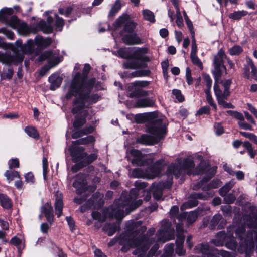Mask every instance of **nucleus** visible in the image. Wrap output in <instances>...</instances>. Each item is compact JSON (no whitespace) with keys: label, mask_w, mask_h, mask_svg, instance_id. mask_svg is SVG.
<instances>
[{"label":"nucleus","mask_w":257,"mask_h":257,"mask_svg":"<svg viewBox=\"0 0 257 257\" xmlns=\"http://www.w3.org/2000/svg\"><path fill=\"white\" fill-rule=\"evenodd\" d=\"M126 226L128 227V240L126 242L121 240L120 243L122 245L121 250L126 252L130 247L136 249L133 251L134 255L137 257H150L154 255L159 247V243H164L175 238L174 231L171 227L170 222L164 219L161 222V228L158 231L155 238H150L149 236L155 232L154 228L148 230L146 235H143L146 230V227L142 226L141 221L129 222Z\"/></svg>","instance_id":"nucleus-1"},{"label":"nucleus","mask_w":257,"mask_h":257,"mask_svg":"<svg viewBox=\"0 0 257 257\" xmlns=\"http://www.w3.org/2000/svg\"><path fill=\"white\" fill-rule=\"evenodd\" d=\"M91 67L85 64L83 70L84 76L78 72L74 76L69 91L66 94L67 99L75 96L74 100L73 113L79 112L83 107L96 103L100 97L98 94H90V91L95 83V79H92L87 81L86 76L89 72Z\"/></svg>","instance_id":"nucleus-2"},{"label":"nucleus","mask_w":257,"mask_h":257,"mask_svg":"<svg viewBox=\"0 0 257 257\" xmlns=\"http://www.w3.org/2000/svg\"><path fill=\"white\" fill-rule=\"evenodd\" d=\"M138 191L137 189H132L128 198H125L124 195L122 194L119 199L115 201L112 206L104 210L102 214L97 211L93 212L91 214L92 217L94 220L97 221L95 223V227L99 228L101 226V223L107 217L121 220L125 215L140 206L142 204V200L139 199L135 201Z\"/></svg>","instance_id":"nucleus-3"},{"label":"nucleus","mask_w":257,"mask_h":257,"mask_svg":"<svg viewBox=\"0 0 257 257\" xmlns=\"http://www.w3.org/2000/svg\"><path fill=\"white\" fill-rule=\"evenodd\" d=\"M204 163L201 162L196 169L192 172V169L194 167V164L193 161L191 159H185L182 167H181V163L180 160H178L177 164H172L169 166L166 172V175L169 180L165 183L159 182L152 184V190L154 198L157 200L161 199L163 189L170 187L171 186V180L173 179V175L176 178H178L183 171L184 173L189 175L191 174L194 175L203 174L205 171L204 168Z\"/></svg>","instance_id":"nucleus-4"},{"label":"nucleus","mask_w":257,"mask_h":257,"mask_svg":"<svg viewBox=\"0 0 257 257\" xmlns=\"http://www.w3.org/2000/svg\"><path fill=\"white\" fill-rule=\"evenodd\" d=\"M251 213L244 217L245 223L251 231L247 234L245 232L244 225H241L235 229L236 235L239 240L240 245L238 248L241 253H245L248 256L257 244V207L250 208Z\"/></svg>","instance_id":"nucleus-5"},{"label":"nucleus","mask_w":257,"mask_h":257,"mask_svg":"<svg viewBox=\"0 0 257 257\" xmlns=\"http://www.w3.org/2000/svg\"><path fill=\"white\" fill-rule=\"evenodd\" d=\"M52 42L50 38H44L37 36L34 41L29 40L25 44L20 40L16 42L17 47L14 50L12 54L0 53V62L5 64H14L17 65L24 59V54L32 53L35 50V45L39 49H44L49 46Z\"/></svg>","instance_id":"nucleus-6"},{"label":"nucleus","mask_w":257,"mask_h":257,"mask_svg":"<svg viewBox=\"0 0 257 257\" xmlns=\"http://www.w3.org/2000/svg\"><path fill=\"white\" fill-rule=\"evenodd\" d=\"M166 126L167 123L165 118L155 119L150 124L148 128L151 135H142L137 138V142L146 145H153L157 143L166 135Z\"/></svg>","instance_id":"nucleus-7"},{"label":"nucleus","mask_w":257,"mask_h":257,"mask_svg":"<svg viewBox=\"0 0 257 257\" xmlns=\"http://www.w3.org/2000/svg\"><path fill=\"white\" fill-rule=\"evenodd\" d=\"M164 162V160H159L145 171L140 168H136L132 171V175L135 178L153 179L158 176L163 169Z\"/></svg>","instance_id":"nucleus-8"},{"label":"nucleus","mask_w":257,"mask_h":257,"mask_svg":"<svg viewBox=\"0 0 257 257\" xmlns=\"http://www.w3.org/2000/svg\"><path fill=\"white\" fill-rule=\"evenodd\" d=\"M147 52V48L138 49L134 54L135 59L128 60L124 63L123 64L124 68L132 69L145 68L147 67L146 62L149 61V57L145 55Z\"/></svg>","instance_id":"nucleus-9"},{"label":"nucleus","mask_w":257,"mask_h":257,"mask_svg":"<svg viewBox=\"0 0 257 257\" xmlns=\"http://www.w3.org/2000/svg\"><path fill=\"white\" fill-rule=\"evenodd\" d=\"M230 229L231 228H228V236L224 231L218 232L212 240V242L217 246H223L225 243V245L228 248L235 250L236 248L237 244L234 237H229V236L232 235Z\"/></svg>","instance_id":"nucleus-10"},{"label":"nucleus","mask_w":257,"mask_h":257,"mask_svg":"<svg viewBox=\"0 0 257 257\" xmlns=\"http://www.w3.org/2000/svg\"><path fill=\"white\" fill-rule=\"evenodd\" d=\"M196 253H201L202 257H230V254L225 250H218L210 247L208 243H202L195 248Z\"/></svg>","instance_id":"nucleus-11"},{"label":"nucleus","mask_w":257,"mask_h":257,"mask_svg":"<svg viewBox=\"0 0 257 257\" xmlns=\"http://www.w3.org/2000/svg\"><path fill=\"white\" fill-rule=\"evenodd\" d=\"M71 155L74 162L81 163L82 165L91 163L97 158V155L95 153L88 156L83 147H78L72 150Z\"/></svg>","instance_id":"nucleus-12"},{"label":"nucleus","mask_w":257,"mask_h":257,"mask_svg":"<svg viewBox=\"0 0 257 257\" xmlns=\"http://www.w3.org/2000/svg\"><path fill=\"white\" fill-rule=\"evenodd\" d=\"M124 25V28L120 34V35L134 32L136 27L137 24L133 20L130 19V16L127 14H123L120 16L115 22L114 26L117 29Z\"/></svg>","instance_id":"nucleus-13"},{"label":"nucleus","mask_w":257,"mask_h":257,"mask_svg":"<svg viewBox=\"0 0 257 257\" xmlns=\"http://www.w3.org/2000/svg\"><path fill=\"white\" fill-rule=\"evenodd\" d=\"M225 58H226V56L222 50H219L214 57L213 74L216 81L220 78L223 71H226V67L223 64V61Z\"/></svg>","instance_id":"nucleus-14"},{"label":"nucleus","mask_w":257,"mask_h":257,"mask_svg":"<svg viewBox=\"0 0 257 257\" xmlns=\"http://www.w3.org/2000/svg\"><path fill=\"white\" fill-rule=\"evenodd\" d=\"M39 59L40 60H47L49 64L50 65V66H45L41 68L40 75L42 76H44L51 67L56 66L59 62L57 55L51 51H46L40 56Z\"/></svg>","instance_id":"nucleus-15"},{"label":"nucleus","mask_w":257,"mask_h":257,"mask_svg":"<svg viewBox=\"0 0 257 257\" xmlns=\"http://www.w3.org/2000/svg\"><path fill=\"white\" fill-rule=\"evenodd\" d=\"M149 82L146 81H136L130 84L128 90L131 92L130 97H139L146 96L148 95V92L144 90L143 88L147 86Z\"/></svg>","instance_id":"nucleus-16"},{"label":"nucleus","mask_w":257,"mask_h":257,"mask_svg":"<svg viewBox=\"0 0 257 257\" xmlns=\"http://www.w3.org/2000/svg\"><path fill=\"white\" fill-rule=\"evenodd\" d=\"M131 154L134 157L132 161V163L133 165L137 166H145L151 164L153 162V159L151 157L142 154V153L138 150L133 149L131 151Z\"/></svg>","instance_id":"nucleus-17"},{"label":"nucleus","mask_w":257,"mask_h":257,"mask_svg":"<svg viewBox=\"0 0 257 257\" xmlns=\"http://www.w3.org/2000/svg\"><path fill=\"white\" fill-rule=\"evenodd\" d=\"M214 90L219 105H221L224 108H232L233 106L231 103H227L225 101L229 96L222 94V92L216 82L214 84Z\"/></svg>","instance_id":"nucleus-18"},{"label":"nucleus","mask_w":257,"mask_h":257,"mask_svg":"<svg viewBox=\"0 0 257 257\" xmlns=\"http://www.w3.org/2000/svg\"><path fill=\"white\" fill-rule=\"evenodd\" d=\"M124 43L127 45H138L143 43L142 40L135 32L120 35Z\"/></svg>","instance_id":"nucleus-19"},{"label":"nucleus","mask_w":257,"mask_h":257,"mask_svg":"<svg viewBox=\"0 0 257 257\" xmlns=\"http://www.w3.org/2000/svg\"><path fill=\"white\" fill-rule=\"evenodd\" d=\"M86 184V176L84 174H79L76 176L73 186L74 187L77 188V193L81 194L85 189Z\"/></svg>","instance_id":"nucleus-20"},{"label":"nucleus","mask_w":257,"mask_h":257,"mask_svg":"<svg viewBox=\"0 0 257 257\" xmlns=\"http://www.w3.org/2000/svg\"><path fill=\"white\" fill-rule=\"evenodd\" d=\"M198 216V212L194 211L182 213L177 216V219L180 222H182L183 220L186 219L188 224L190 225L195 222Z\"/></svg>","instance_id":"nucleus-21"},{"label":"nucleus","mask_w":257,"mask_h":257,"mask_svg":"<svg viewBox=\"0 0 257 257\" xmlns=\"http://www.w3.org/2000/svg\"><path fill=\"white\" fill-rule=\"evenodd\" d=\"M91 105V104L89 105L88 106H85L83 107L79 112L77 113H73V109L74 108V102L73 103V108L72 109V112L73 114H79L84 117V118H80L78 117L76 118V119L73 123V126L75 128H79L86 123L85 117L87 116L88 114V112L87 110H85L84 108L89 107Z\"/></svg>","instance_id":"nucleus-22"},{"label":"nucleus","mask_w":257,"mask_h":257,"mask_svg":"<svg viewBox=\"0 0 257 257\" xmlns=\"http://www.w3.org/2000/svg\"><path fill=\"white\" fill-rule=\"evenodd\" d=\"M63 80V78L60 76L59 73H55L52 74L49 78V82L51 85L50 89L51 90H55L59 88Z\"/></svg>","instance_id":"nucleus-23"},{"label":"nucleus","mask_w":257,"mask_h":257,"mask_svg":"<svg viewBox=\"0 0 257 257\" xmlns=\"http://www.w3.org/2000/svg\"><path fill=\"white\" fill-rule=\"evenodd\" d=\"M225 225V223L222 220V216L220 214H216L213 216L210 221L209 228L211 229L215 228L217 226L218 229H222Z\"/></svg>","instance_id":"nucleus-24"},{"label":"nucleus","mask_w":257,"mask_h":257,"mask_svg":"<svg viewBox=\"0 0 257 257\" xmlns=\"http://www.w3.org/2000/svg\"><path fill=\"white\" fill-rule=\"evenodd\" d=\"M42 211L44 214L48 222L51 224L53 222L54 214L53 207L51 204L46 203L42 207Z\"/></svg>","instance_id":"nucleus-25"},{"label":"nucleus","mask_w":257,"mask_h":257,"mask_svg":"<svg viewBox=\"0 0 257 257\" xmlns=\"http://www.w3.org/2000/svg\"><path fill=\"white\" fill-rule=\"evenodd\" d=\"M63 203L62 195L57 192L56 194V200L55 203V213L58 217H60L62 214Z\"/></svg>","instance_id":"nucleus-26"},{"label":"nucleus","mask_w":257,"mask_h":257,"mask_svg":"<svg viewBox=\"0 0 257 257\" xmlns=\"http://www.w3.org/2000/svg\"><path fill=\"white\" fill-rule=\"evenodd\" d=\"M48 23L44 21H41L39 24V27L40 29L45 33H50L53 31V27L51 25L52 18L48 17L47 19Z\"/></svg>","instance_id":"nucleus-27"},{"label":"nucleus","mask_w":257,"mask_h":257,"mask_svg":"<svg viewBox=\"0 0 257 257\" xmlns=\"http://www.w3.org/2000/svg\"><path fill=\"white\" fill-rule=\"evenodd\" d=\"M0 203L2 207L5 209H10L13 206L11 199L5 194L0 193Z\"/></svg>","instance_id":"nucleus-28"},{"label":"nucleus","mask_w":257,"mask_h":257,"mask_svg":"<svg viewBox=\"0 0 257 257\" xmlns=\"http://www.w3.org/2000/svg\"><path fill=\"white\" fill-rule=\"evenodd\" d=\"M154 101L149 98L138 99L136 102L137 107H152L154 105Z\"/></svg>","instance_id":"nucleus-29"},{"label":"nucleus","mask_w":257,"mask_h":257,"mask_svg":"<svg viewBox=\"0 0 257 257\" xmlns=\"http://www.w3.org/2000/svg\"><path fill=\"white\" fill-rule=\"evenodd\" d=\"M94 131V127L92 126L85 127L83 130L74 132L72 135V137L73 139H76L84 135L91 133Z\"/></svg>","instance_id":"nucleus-30"},{"label":"nucleus","mask_w":257,"mask_h":257,"mask_svg":"<svg viewBox=\"0 0 257 257\" xmlns=\"http://www.w3.org/2000/svg\"><path fill=\"white\" fill-rule=\"evenodd\" d=\"M117 229V226L116 224H106L103 227V230L109 236L113 235L116 231Z\"/></svg>","instance_id":"nucleus-31"},{"label":"nucleus","mask_w":257,"mask_h":257,"mask_svg":"<svg viewBox=\"0 0 257 257\" xmlns=\"http://www.w3.org/2000/svg\"><path fill=\"white\" fill-rule=\"evenodd\" d=\"M143 18L151 23H154L155 21V15L153 12L148 9H144L142 11Z\"/></svg>","instance_id":"nucleus-32"},{"label":"nucleus","mask_w":257,"mask_h":257,"mask_svg":"<svg viewBox=\"0 0 257 257\" xmlns=\"http://www.w3.org/2000/svg\"><path fill=\"white\" fill-rule=\"evenodd\" d=\"M95 141L94 137L93 136H88L86 137L80 139L78 140L73 143V144H75L77 145L80 144H87L91 143L94 142Z\"/></svg>","instance_id":"nucleus-33"},{"label":"nucleus","mask_w":257,"mask_h":257,"mask_svg":"<svg viewBox=\"0 0 257 257\" xmlns=\"http://www.w3.org/2000/svg\"><path fill=\"white\" fill-rule=\"evenodd\" d=\"M243 146L247 150L248 155L251 158H254L257 152L253 150L251 144L248 141L244 142L243 143Z\"/></svg>","instance_id":"nucleus-34"},{"label":"nucleus","mask_w":257,"mask_h":257,"mask_svg":"<svg viewBox=\"0 0 257 257\" xmlns=\"http://www.w3.org/2000/svg\"><path fill=\"white\" fill-rule=\"evenodd\" d=\"M248 12L244 10L235 11L232 13H230L229 17L233 20L240 19L242 17L247 15Z\"/></svg>","instance_id":"nucleus-35"},{"label":"nucleus","mask_w":257,"mask_h":257,"mask_svg":"<svg viewBox=\"0 0 257 257\" xmlns=\"http://www.w3.org/2000/svg\"><path fill=\"white\" fill-rule=\"evenodd\" d=\"M150 73L148 69H141L132 72L131 76L133 77L147 76H149Z\"/></svg>","instance_id":"nucleus-36"},{"label":"nucleus","mask_w":257,"mask_h":257,"mask_svg":"<svg viewBox=\"0 0 257 257\" xmlns=\"http://www.w3.org/2000/svg\"><path fill=\"white\" fill-rule=\"evenodd\" d=\"M234 185V183L232 181L226 183L223 187L219 189L220 195L221 196H225Z\"/></svg>","instance_id":"nucleus-37"},{"label":"nucleus","mask_w":257,"mask_h":257,"mask_svg":"<svg viewBox=\"0 0 257 257\" xmlns=\"http://www.w3.org/2000/svg\"><path fill=\"white\" fill-rule=\"evenodd\" d=\"M128 228V227H127ZM128 231V229H127L125 233L121 236L120 238L119 239V240L116 238H113L111 239V240L108 243V246L109 247H112L113 245H114L118 241H119V243H120V241L123 240H124V241L126 242V240H128L129 238L128 237V235L127 234V232ZM120 245H121L120 243H119Z\"/></svg>","instance_id":"nucleus-38"},{"label":"nucleus","mask_w":257,"mask_h":257,"mask_svg":"<svg viewBox=\"0 0 257 257\" xmlns=\"http://www.w3.org/2000/svg\"><path fill=\"white\" fill-rule=\"evenodd\" d=\"M174 245L173 243L166 244L164 247V257H169L171 256L174 252Z\"/></svg>","instance_id":"nucleus-39"},{"label":"nucleus","mask_w":257,"mask_h":257,"mask_svg":"<svg viewBox=\"0 0 257 257\" xmlns=\"http://www.w3.org/2000/svg\"><path fill=\"white\" fill-rule=\"evenodd\" d=\"M5 176L6 177L9 182H11L15 178H20L18 172L15 171L7 170L5 173Z\"/></svg>","instance_id":"nucleus-40"},{"label":"nucleus","mask_w":257,"mask_h":257,"mask_svg":"<svg viewBox=\"0 0 257 257\" xmlns=\"http://www.w3.org/2000/svg\"><path fill=\"white\" fill-rule=\"evenodd\" d=\"M25 131L28 135L33 138L36 139L39 137V134L37 130L32 126H27L25 128Z\"/></svg>","instance_id":"nucleus-41"},{"label":"nucleus","mask_w":257,"mask_h":257,"mask_svg":"<svg viewBox=\"0 0 257 257\" xmlns=\"http://www.w3.org/2000/svg\"><path fill=\"white\" fill-rule=\"evenodd\" d=\"M211 173H212L211 176L208 178L207 179L206 177H205L204 178H203L202 179V180L200 182H198V183H196V184L194 185L192 187L193 190H198V189H199L200 188H201L204 182H206L208 181L209 180V179H210V178L215 174V168H212L211 169Z\"/></svg>","instance_id":"nucleus-42"},{"label":"nucleus","mask_w":257,"mask_h":257,"mask_svg":"<svg viewBox=\"0 0 257 257\" xmlns=\"http://www.w3.org/2000/svg\"><path fill=\"white\" fill-rule=\"evenodd\" d=\"M120 8V3L118 1H116L109 12V16L111 17L114 16L118 12Z\"/></svg>","instance_id":"nucleus-43"},{"label":"nucleus","mask_w":257,"mask_h":257,"mask_svg":"<svg viewBox=\"0 0 257 257\" xmlns=\"http://www.w3.org/2000/svg\"><path fill=\"white\" fill-rule=\"evenodd\" d=\"M7 24L13 28H17L19 26V20L15 16H13L7 22Z\"/></svg>","instance_id":"nucleus-44"},{"label":"nucleus","mask_w":257,"mask_h":257,"mask_svg":"<svg viewBox=\"0 0 257 257\" xmlns=\"http://www.w3.org/2000/svg\"><path fill=\"white\" fill-rule=\"evenodd\" d=\"M242 51V47L239 45H234L229 50V53L231 55H238Z\"/></svg>","instance_id":"nucleus-45"},{"label":"nucleus","mask_w":257,"mask_h":257,"mask_svg":"<svg viewBox=\"0 0 257 257\" xmlns=\"http://www.w3.org/2000/svg\"><path fill=\"white\" fill-rule=\"evenodd\" d=\"M231 84V80L230 79L226 80L222 82V85L224 87V91L222 92L223 95H225V96H229V88Z\"/></svg>","instance_id":"nucleus-46"},{"label":"nucleus","mask_w":257,"mask_h":257,"mask_svg":"<svg viewBox=\"0 0 257 257\" xmlns=\"http://www.w3.org/2000/svg\"><path fill=\"white\" fill-rule=\"evenodd\" d=\"M247 65L250 66L251 69V74L252 77L256 79L257 77V68L255 67L252 60L250 58L247 59Z\"/></svg>","instance_id":"nucleus-47"},{"label":"nucleus","mask_w":257,"mask_h":257,"mask_svg":"<svg viewBox=\"0 0 257 257\" xmlns=\"http://www.w3.org/2000/svg\"><path fill=\"white\" fill-rule=\"evenodd\" d=\"M198 205V201L196 199L189 200L187 202L184 203L181 206V209L186 208H192Z\"/></svg>","instance_id":"nucleus-48"},{"label":"nucleus","mask_w":257,"mask_h":257,"mask_svg":"<svg viewBox=\"0 0 257 257\" xmlns=\"http://www.w3.org/2000/svg\"><path fill=\"white\" fill-rule=\"evenodd\" d=\"M240 134L242 136L253 141L256 144H257V136L253 134L246 132H240Z\"/></svg>","instance_id":"nucleus-49"},{"label":"nucleus","mask_w":257,"mask_h":257,"mask_svg":"<svg viewBox=\"0 0 257 257\" xmlns=\"http://www.w3.org/2000/svg\"><path fill=\"white\" fill-rule=\"evenodd\" d=\"M227 113L229 115L233 116L234 117L237 118V119L240 120L241 121L244 120V117L243 115L239 112L232 110H228L227 111Z\"/></svg>","instance_id":"nucleus-50"},{"label":"nucleus","mask_w":257,"mask_h":257,"mask_svg":"<svg viewBox=\"0 0 257 257\" xmlns=\"http://www.w3.org/2000/svg\"><path fill=\"white\" fill-rule=\"evenodd\" d=\"M55 18L56 19L55 23L56 27L59 31H61L64 24V20L62 18L59 17L57 15H55Z\"/></svg>","instance_id":"nucleus-51"},{"label":"nucleus","mask_w":257,"mask_h":257,"mask_svg":"<svg viewBox=\"0 0 257 257\" xmlns=\"http://www.w3.org/2000/svg\"><path fill=\"white\" fill-rule=\"evenodd\" d=\"M176 24L179 27L181 28L183 26V20L182 15L181 14L180 10H179L178 11H176Z\"/></svg>","instance_id":"nucleus-52"},{"label":"nucleus","mask_w":257,"mask_h":257,"mask_svg":"<svg viewBox=\"0 0 257 257\" xmlns=\"http://www.w3.org/2000/svg\"><path fill=\"white\" fill-rule=\"evenodd\" d=\"M224 197V201L225 203L230 204L234 202L236 197L233 194H228Z\"/></svg>","instance_id":"nucleus-53"},{"label":"nucleus","mask_w":257,"mask_h":257,"mask_svg":"<svg viewBox=\"0 0 257 257\" xmlns=\"http://www.w3.org/2000/svg\"><path fill=\"white\" fill-rule=\"evenodd\" d=\"M221 209L225 216H230L232 213V208L229 205H223L221 207Z\"/></svg>","instance_id":"nucleus-54"},{"label":"nucleus","mask_w":257,"mask_h":257,"mask_svg":"<svg viewBox=\"0 0 257 257\" xmlns=\"http://www.w3.org/2000/svg\"><path fill=\"white\" fill-rule=\"evenodd\" d=\"M8 164L10 169H13L15 168H18L19 167V161L17 158L12 159L8 162Z\"/></svg>","instance_id":"nucleus-55"},{"label":"nucleus","mask_w":257,"mask_h":257,"mask_svg":"<svg viewBox=\"0 0 257 257\" xmlns=\"http://www.w3.org/2000/svg\"><path fill=\"white\" fill-rule=\"evenodd\" d=\"M186 81L188 85H191L193 83V78L191 77V70L187 67L186 69Z\"/></svg>","instance_id":"nucleus-56"},{"label":"nucleus","mask_w":257,"mask_h":257,"mask_svg":"<svg viewBox=\"0 0 257 257\" xmlns=\"http://www.w3.org/2000/svg\"><path fill=\"white\" fill-rule=\"evenodd\" d=\"M190 57L192 63L194 65H196V66H198L199 68L201 69L202 68V63L200 60V59L198 58V57L196 56V55L190 56Z\"/></svg>","instance_id":"nucleus-57"},{"label":"nucleus","mask_w":257,"mask_h":257,"mask_svg":"<svg viewBox=\"0 0 257 257\" xmlns=\"http://www.w3.org/2000/svg\"><path fill=\"white\" fill-rule=\"evenodd\" d=\"M43 174L44 179L46 180V175L48 169V161L46 158L44 157L43 159Z\"/></svg>","instance_id":"nucleus-58"},{"label":"nucleus","mask_w":257,"mask_h":257,"mask_svg":"<svg viewBox=\"0 0 257 257\" xmlns=\"http://www.w3.org/2000/svg\"><path fill=\"white\" fill-rule=\"evenodd\" d=\"M172 93L175 96L176 98L179 101L182 102L184 100V97L181 94L180 90L178 89H174L172 91Z\"/></svg>","instance_id":"nucleus-59"},{"label":"nucleus","mask_w":257,"mask_h":257,"mask_svg":"<svg viewBox=\"0 0 257 257\" xmlns=\"http://www.w3.org/2000/svg\"><path fill=\"white\" fill-rule=\"evenodd\" d=\"M210 108L208 106H204L200 108L197 112L196 115H201L204 114H209Z\"/></svg>","instance_id":"nucleus-60"},{"label":"nucleus","mask_w":257,"mask_h":257,"mask_svg":"<svg viewBox=\"0 0 257 257\" xmlns=\"http://www.w3.org/2000/svg\"><path fill=\"white\" fill-rule=\"evenodd\" d=\"M214 128L217 135H220L224 132L223 126L219 123H215L214 125Z\"/></svg>","instance_id":"nucleus-61"},{"label":"nucleus","mask_w":257,"mask_h":257,"mask_svg":"<svg viewBox=\"0 0 257 257\" xmlns=\"http://www.w3.org/2000/svg\"><path fill=\"white\" fill-rule=\"evenodd\" d=\"M25 181L27 183H33L34 182V177L33 173L31 172H29L27 173L25 176Z\"/></svg>","instance_id":"nucleus-62"},{"label":"nucleus","mask_w":257,"mask_h":257,"mask_svg":"<svg viewBox=\"0 0 257 257\" xmlns=\"http://www.w3.org/2000/svg\"><path fill=\"white\" fill-rule=\"evenodd\" d=\"M185 237L182 234H178L176 240V246L183 245Z\"/></svg>","instance_id":"nucleus-63"},{"label":"nucleus","mask_w":257,"mask_h":257,"mask_svg":"<svg viewBox=\"0 0 257 257\" xmlns=\"http://www.w3.org/2000/svg\"><path fill=\"white\" fill-rule=\"evenodd\" d=\"M220 186V181L218 180H213L208 185V189L216 188Z\"/></svg>","instance_id":"nucleus-64"}]
</instances>
